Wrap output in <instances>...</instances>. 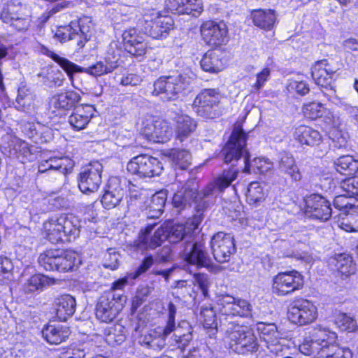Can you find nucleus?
I'll list each match as a JSON object with an SVG mask.
<instances>
[{
  "label": "nucleus",
  "mask_w": 358,
  "mask_h": 358,
  "mask_svg": "<svg viewBox=\"0 0 358 358\" xmlns=\"http://www.w3.org/2000/svg\"><path fill=\"white\" fill-rule=\"evenodd\" d=\"M43 338L50 344L58 345L65 341L71 331L68 327L62 324H48L42 331Z\"/></svg>",
  "instance_id": "nucleus-36"
},
{
  "label": "nucleus",
  "mask_w": 358,
  "mask_h": 358,
  "mask_svg": "<svg viewBox=\"0 0 358 358\" xmlns=\"http://www.w3.org/2000/svg\"><path fill=\"white\" fill-rule=\"evenodd\" d=\"M254 24L266 31L273 29L278 23V15L275 10L272 9L254 10L251 13Z\"/></svg>",
  "instance_id": "nucleus-35"
},
{
  "label": "nucleus",
  "mask_w": 358,
  "mask_h": 358,
  "mask_svg": "<svg viewBox=\"0 0 358 358\" xmlns=\"http://www.w3.org/2000/svg\"><path fill=\"white\" fill-rule=\"evenodd\" d=\"M230 348L239 354L257 350L258 344L252 330L247 327L233 324L227 331Z\"/></svg>",
  "instance_id": "nucleus-12"
},
{
  "label": "nucleus",
  "mask_w": 358,
  "mask_h": 358,
  "mask_svg": "<svg viewBox=\"0 0 358 358\" xmlns=\"http://www.w3.org/2000/svg\"><path fill=\"white\" fill-rule=\"evenodd\" d=\"M102 164L98 161L91 162L83 168L78 179V187L85 194H90L98 190L101 183Z\"/></svg>",
  "instance_id": "nucleus-20"
},
{
  "label": "nucleus",
  "mask_w": 358,
  "mask_h": 358,
  "mask_svg": "<svg viewBox=\"0 0 358 358\" xmlns=\"http://www.w3.org/2000/svg\"><path fill=\"white\" fill-rule=\"evenodd\" d=\"M334 165L338 172L348 171L349 174L358 171V160L351 155H343L334 162Z\"/></svg>",
  "instance_id": "nucleus-53"
},
{
  "label": "nucleus",
  "mask_w": 358,
  "mask_h": 358,
  "mask_svg": "<svg viewBox=\"0 0 358 358\" xmlns=\"http://www.w3.org/2000/svg\"><path fill=\"white\" fill-rule=\"evenodd\" d=\"M256 330L259 336L260 341L273 354L279 355L286 347L285 339L273 323L258 322Z\"/></svg>",
  "instance_id": "nucleus-19"
},
{
  "label": "nucleus",
  "mask_w": 358,
  "mask_h": 358,
  "mask_svg": "<svg viewBox=\"0 0 358 358\" xmlns=\"http://www.w3.org/2000/svg\"><path fill=\"white\" fill-rule=\"evenodd\" d=\"M22 14V6L21 2L17 0H10L3 8L1 18L6 23H11V25L17 29L20 30L21 27L17 24L20 23Z\"/></svg>",
  "instance_id": "nucleus-38"
},
{
  "label": "nucleus",
  "mask_w": 358,
  "mask_h": 358,
  "mask_svg": "<svg viewBox=\"0 0 358 358\" xmlns=\"http://www.w3.org/2000/svg\"><path fill=\"white\" fill-rule=\"evenodd\" d=\"M215 308L221 315L226 317H249L252 313V306L248 301L229 294L217 296Z\"/></svg>",
  "instance_id": "nucleus-18"
},
{
  "label": "nucleus",
  "mask_w": 358,
  "mask_h": 358,
  "mask_svg": "<svg viewBox=\"0 0 358 358\" xmlns=\"http://www.w3.org/2000/svg\"><path fill=\"white\" fill-rule=\"evenodd\" d=\"M176 306L170 302L168 304L167 320L165 327L167 332L173 333L171 337L172 345L180 349H184L192 339L191 328L188 322L182 321L176 327L175 318L176 314Z\"/></svg>",
  "instance_id": "nucleus-15"
},
{
  "label": "nucleus",
  "mask_w": 358,
  "mask_h": 358,
  "mask_svg": "<svg viewBox=\"0 0 358 358\" xmlns=\"http://www.w3.org/2000/svg\"><path fill=\"white\" fill-rule=\"evenodd\" d=\"M124 190L120 186V179L116 177L110 178L104 194L101 197V203L105 208H115L122 199Z\"/></svg>",
  "instance_id": "nucleus-33"
},
{
  "label": "nucleus",
  "mask_w": 358,
  "mask_h": 358,
  "mask_svg": "<svg viewBox=\"0 0 358 358\" xmlns=\"http://www.w3.org/2000/svg\"><path fill=\"white\" fill-rule=\"evenodd\" d=\"M325 332H327V327L322 325L315 327L313 331L306 336L299 345L300 352L304 355L317 358Z\"/></svg>",
  "instance_id": "nucleus-30"
},
{
  "label": "nucleus",
  "mask_w": 358,
  "mask_h": 358,
  "mask_svg": "<svg viewBox=\"0 0 358 358\" xmlns=\"http://www.w3.org/2000/svg\"><path fill=\"white\" fill-rule=\"evenodd\" d=\"M338 226L348 232L358 231V212L355 206H350V210L340 217Z\"/></svg>",
  "instance_id": "nucleus-49"
},
{
  "label": "nucleus",
  "mask_w": 358,
  "mask_h": 358,
  "mask_svg": "<svg viewBox=\"0 0 358 358\" xmlns=\"http://www.w3.org/2000/svg\"><path fill=\"white\" fill-rule=\"evenodd\" d=\"M9 141L3 148L11 158L19 159L22 156V141L15 136H9Z\"/></svg>",
  "instance_id": "nucleus-57"
},
{
  "label": "nucleus",
  "mask_w": 358,
  "mask_h": 358,
  "mask_svg": "<svg viewBox=\"0 0 358 358\" xmlns=\"http://www.w3.org/2000/svg\"><path fill=\"white\" fill-rule=\"evenodd\" d=\"M247 135L239 126L235 127L231 132L228 142L222 150V155L225 163L238 161L244 157L245 173L266 174L271 173L273 163L268 158L257 157L252 161L249 159V153L246 147Z\"/></svg>",
  "instance_id": "nucleus-3"
},
{
  "label": "nucleus",
  "mask_w": 358,
  "mask_h": 358,
  "mask_svg": "<svg viewBox=\"0 0 358 358\" xmlns=\"http://www.w3.org/2000/svg\"><path fill=\"white\" fill-rule=\"evenodd\" d=\"M202 220L201 215H195L185 224H173V222L168 221L156 229L153 234L152 232L155 225H148L139 234L137 247L142 250L155 248L165 240L173 243L185 240L180 252L182 258L197 267H209L211 260L206 250L204 243L201 241H194L192 238V234L198 229Z\"/></svg>",
  "instance_id": "nucleus-1"
},
{
  "label": "nucleus",
  "mask_w": 358,
  "mask_h": 358,
  "mask_svg": "<svg viewBox=\"0 0 358 358\" xmlns=\"http://www.w3.org/2000/svg\"><path fill=\"white\" fill-rule=\"evenodd\" d=\"M331 263L334 264L338 271L343 275L348 276L355 272V265L351 257L339 254L332 258Z\"/></svg>",
  "instance_id": "nucleus-48"
},
{
  "label": "nucleus",
  "mask_w": 358,
  "mask_h": 358,
  "mask_svg": "<svg viewBox=\"0 0 358 358\" xmlns=\"http://www.w3.org/2000/svg\"><path fill=\"white\" fill-rule=\"evenodd\" d=\"M176 124L177 138L182 142L196 128V123L189 116L184 114H178L175 117Z\"/></svg>",
  "instance_id": "nucleus-44"
},
{
  "label": "nucleus",
  "mask_w": 358,
  "mask_h": 358,
  "mask_svg": "<svg viewBox=\"0 0 358 358\" xmlns=\"http://www.w3.org/2000/svg\"><path fill=\"white\" fill-rule=\"evenodd\" d=\"M167 189H162L152 195L149 205L150 211L153 212V214L150 215L151 217H159L163 213L167 199Z\"/></svg>",
  "instance_id": "nucleus-52"
},
{
  "label": "nucleus",
  "mask_w": 358,
  "mask_h": 358,
  "mask_svg": "<svg viewBox=\"0 0 358 358\" xmlns=\"http://www.w3.org/2000/svg\"><path fill=\"white\" fill-rule=\"evenodd\" d=\"M87 355L83 346L80 345L66 351L60 358H85Z\"/></svg>",
  "instance_id": "nucleus-64"
},
{
  "label": "nucleus",
  "mask_w": 358,
  "mask_h": 358,
  "mask_svg": "<svg viewBox=\"0 0 358 358\" xmlns=\"http://www.w3.org/2000/svg\"><path fill=\"white\" fill-rule=\"evenodd\" d=\"M335 322L341 331L355 332L358 329L357 321L345 313L338 314Z\"/></svg>",
  "instance_id": "nucleus-56"
},
{
  "label": "nucleus",
  "mask_w": 358,
  "mask_h": 358,
  "mask_svg": "<svg viewBox=\"0 0 358 358\" xmlns=\"http://www.w3.org/2000/svg\"><path fill=\"white\" fill-rule=\"evenodd\" d=\"M142 20L145 22L143 25L145 34L155 39L166 38L174 25L171 16L162 15L155 8L145 10L142 14Z\"/></svg>",
  "instance_id": "nucleus-10"
},
{
  "label": "nucleus",
  "mask_w": 358,
  "mask_h": 358,
  "mask_svg": "<svg viewBox=\"0 0 358 358\" xmlns=\"http://www.w3.org/2000/svg\"><path fill=\"white\" fill-rule=\"evenodd\" d=\"M292 241H281L279 245L282 250V253L284 257H294L296 259H301L306 263L310 264L313 262V257L311 255L307 252H299L295 251L294 248L295 243L291 244Z\"/></svg>",
  "instance_id": "nucleus-50"
},
{
  "label": "nucleus",
  "mask_w": 358,
  "mask_h": 358,
  "mask_svg": "<svg viewBox=\"0 0 358 358\" xmlns=\"http://www.w3.org/2000/svg\"><path fill=\"white\" fill-rule=\"evenodd\" d=\"M222 96L216 89H205L195 98L193 108L198 115L206 119H214L220 115L219 104Z\"/></svg>",
  "instance_id": "nucleus-14"
},
{
  "label": "nucleus",
  "mask_w": 358,
  "mask_h": 358,
  "mask_svg": "<svg viewBox=\"0 0 358 358\" xmlns=\"http://www.w3.org/2000/svg\"><path fill=\"white\" fill-rule=\"evenodd\" d=\"M347 197H349L346 193L343 195H338L335 197L334 201V206L336 208L341 210L339 217H341L350 210V206H352L348 202Z\"/></svg>",
  "instance_id": "nucleus-63"
},
{
  "label": "nucleus",
  "mask_w": 358,
  "mask_h": 358,
  "mask_svg": "<svg viewBox=\"0 0 358 358\" xmlns=\"http://www.w3.org/2000/svg\"><path fill=\"white\" fill-rule=\"evenodd\" d=\"M317 317V306L313 301L303 298L294 301L288 310L289 320L299 326L313 323Z\"/></svg>",
  "instance_id": "nucleus-16"
},
{
  "label": "nucleus",
  "mask_w": 358,
  "mask_h": 358,
  "mask_svg": "<svg viewBox=\"0 0 358 358\" xmlns=\"http://www.w3.org/2000/svg\"><path fill=\"white\" fill-rule=\"evenodd\" d=\"M127 169L129 173L140 178H152L160 175L163 166L157 158L141 155L133 157L128 162Z\"/></svg>",
  "instance_id": "nucleus-17"
},
{
  "label": "nucleus",
  "mask_w": 358,
  "mask_h": 358,
  "mask_svg": "<svg viewBox=\"0 0 358 358\" xmlns=\"http://www.w3.org/2000/svg\"><path fill=\"white\" fill-rule=\"evenodd\" d=\"M13 270V264L10 259L6 257H0V281L10 279Z\"/></svg>",
  "instance_id": "nucleus-61"
},
{
  "label": "nucleus",
  "mask_w": 358,
  "mask_h": 358,
  "mask_svg": "<svg viewBox=\"0 0 358 358\" xmlns=\"http://www.w3.org/2000/svg\"><path fill=\"white\" fill-rule=\"evenodd\" d=\"M340 119L338 117L331 115L326 117L327 129L330 139L334 143V146L337 148H345L348 144L349 134L347 131L339 129Z\"/></svg>",
  "instance_id": "nucleus-34"
},
{
  "label": "nucleus",
  "mask_w": 358,
  "mask_h": 358,
  "mask_svg": "<svg viewBox=\"0 0 358 358\" xmlns=\"http://www.w3.org/2000/svg\"><path fill=\"white\" fill-rule=\"evenodd\" d=\"M337 334L327 327L317 358H352L353 353L348 348L336 344Z\"/></svg>",
  "instance_id": "nucleus-23"
},
{
  "label": "nucleus",
  "mask_w": 358,
  "mask_h": 358,
  "mask_svg": "<svg viewBox=\"0 0 358 358\" xmlns=\"http://www.w3.org/2000/svg\"><path fill=\"white\" fill-rule=\"evenodd\" d=\"M306 213L321 220H327L332 213L330 203L320 194H314L305 200Z\"/></svg>",
  "instance_id": "nucleus-26"
},
{
  "label": "nucleus",
  "mask_w": 358,
  "mask_h": 358,
  "mask_svg": "<svg viewBox=\"0 0 358 358\" xmlns=\"http://www.w3.org/2000/svg\"><path fill=\"white\" fill-rule=\"evenodd\" d=\"M103 335L106 342L110 345H120L125 339L123 327L120 324L107 327L103 330Z\"/></svg>",
  "instance_id": "nucleus-51"
},
{
  "label": "nucleus",
  "mask_w": 358,
  "mask_h": 358,
  "mask_svg": "<svg viewBox=\"0 0 358 358\" xmlns=\"http://www.w3.org/2000/svg\"><path fill=\"white\" fill-rule=\"evenodd\" d=\"M110 55V52H108ZM47 55L52 60L57 62L60 67L66 73L72 86L76 89H79L78 86L76 84V78L74 75L76 73H85L93 77H100L108 73H112L116 69L120 64V52L114 53L112 57L108 55L103 60L96 62L95 64L85 68L81 67L65 57H62L52 51H48Z\"/></svg>",
  "instance_id": "nucleus-4"
},
{
  "label": "nucleus",
  "mask_w": 358,
  "mask_h": 358,
  "mask_svg": "<svg viewBox=\"0 0 358 358\" xmlns=\"http://www.w3.org/2000/svg\"><path fill=\"white\" fill-rule=\"evenodd\" d=\"M238 173V170L234 167L224 170L199 192H197L199 185L195 180H189L184 185L173 183L169 187L171 190H176L173 196V205L182 209L194 203L198 212L203 210L215 202L218 195L236 179Z\"/></svg>",
  "instance_id": "nucleus-2"
},
{
  "label": "nucleus",
  "mask_w": 358,
  "mask_h": 358,
  "mask_svg": "<svg viewBox=\"0 0 358 358\" xmlns=\"http://www.w3.org/2000/svg\"><path fill=\"white\" fill-rule=\"evenodd\" d=\"M268 194L266 185L259 182L249 184L245 194L247 202L250 205L257 206L263 202Z\"/></svg>",
  "instance_id": "nucleus-42"
},
{
  "label": "nucleus",
  "mask_w": 358,
  "mask_h": 358,
  "mask_svg": "<svg viewBox=\"0 0 358 358\" xmlns=\"http://www.w3.org/2000/svg\"><path fill=\"white\" fill-rule=\"evenodd\" d=\"M201 67L204 71L218 73L225 67V63L221 55L214 51H208L202 57Z\"/></svg>",
  "instance_id": "nucleus-41"
},
{
  "label": "nucleus",
  "mask_w": 358,
  "mask_h": 358,
  "mask_svg": "<svg viewBox=\"0 0 358 358\" xmlns=\"http://www.w3.org/2000/svg\"><path fill=\"white\" fill-rule=\"evenodd\" d=\"M42 78L43 83L50 88H56L63 85L65 80L64 76L59 70L52 68L43 69L38 74Z\"/></svg>",
  "instance_id": "nucleus-45"
},
{
  "label": "nucleus",
  "mask_w": 358,
  "mask_h": 358,
  "mask_svg": "<svg viewBox=\"0 0 358 358\" xmlns=\"http://www.w3.org/2000/svg\"><path fill=\"white\" fill-rule=\"evenodd\" d=\"M183 14L199 16L203 10L202 0H185Z\"/></svg>",
  "instance_id": "nucleus-58"
},
{
  "label": "nucleus",
  "mask_w": 358,
  "mask_h": 358,
  "mask_svg": "<svg viewBox=\"0 0 358 358\" xmlns=\"http://www.w3.org/2000/svg\"><path fill=\"white\" fill-rule=\"evenodd\" d=\"M81 99L80 95L73 90L61 92L54 94L50 99L49 105L54 113L59 115L73 108Z\"/></svg>",
  "instance_id": "nucleus-31"
},
{
  "label": "nucleus",
  "mask_w": 358,
  "mask_h": 358,
  "mask_svg": "<svg viewBox=\"0 0 358 358\" xmlns=\"http://www.w3.org/2000/svg\"><path fill=\"white\" fill-rule=\"evenodd\" d=\"M278 168L280 171L289 176L292 180L299 181L301 179V173L295 160L289 153L285 152L280 155Z\"/></svg>",
  "instance_id": "nucleus-43"
},
{
  "label": "nucleus",
  "mask_w": 358,
  "mask_h": 358,
  "mask_svg": "<svg viewBox=\"0 0 358 358\" xmlns=\"http://www.w3.org/2000/svg\"><path fill=\"white\" fill-rule=\"evenodd\" d=\"M80 221L72 214H62L43 223V234L52 243L71 241L80 234Z\"/></svg>",
  "instance_id": "nucleus-5"
},
{
  "label": "nucleus",
  "mask_w": 358,
  "mask_h": 358,
  "mask_svg": "<svg viewBox=\"0 0 358 358\" xmlns=\"http://www.w3.org/2000/svg\"><path fill=\"white\" fill-rule=\"evenodd\" d=\"M192 78L186 75L161 76L154 83L152 94L164 101L176 100L188 90Z\"/></svg>",
  "instance_id": "nucleus-8"
},
{
  "label": "nucleus",
  "mask_w": 358,
  "mask_h": 358,
  "mask_svg": "<svg viewBox=\"0 0 358 358\" xmlns=\"http://www.w3.org/2000/svg\"><path fill=\"white\" fill-rule=\"evenodd\" d=\"M336 68L331 65L327 59L317 61L312 67V77L315 83L324 88H330L335 92L333 87V76Z\"/></svg>",
  "instance_id": "nucleus-29"
},
{
  "label": "nucleus",
  "mask_w": 358,
  "mask_h": 358,
  "mask_svg": "<svg viewBox=\"0 0 358 358\" xmlns=\"http://www.w3.org/2000/svg\"><path fill=\"white\" fill-rule=\"evenodd\" d=\"M126 296L113 291L103 294L96 306V317L102 322H112L122 310Z\"/></svg>",
  "instance_id": "nucleus-13"
},
{
  "label": "nucleus",
  "mask_w": 358,
  "mask_h": 358,
  "mask_svg": "<svg viewBox=\"0 0 358 358\" xmlns=\"http://www.w3.org/2000/svg\"><path fill=\"white\" fill-rule=\"evenodd\" d=\"M287 90L289 93L304 96L309 92L310 87L305 80L298 76L288 80Z\"/></svg>",
  "instance_id": "nucleus-54"
},
{
  "label": "nucleus",
  "mask_w": 358,
  "mask_h": 358,
  "mask_svg": "<svg viewBox=\"0 0 358 358\" xmlns=\"http://www.w3.org/2000/svg\"><path fill=\"white\" fill-rule=\"evenodd\" d=\"M76 299L69 294L59 296L56 301V315L61 321H66L75 313Z\"/></svg>",
  "instance_id": "nucleus-39"
},
{
  "label": "nucleus",
  "mask_w": 358,
  "mask_h": 358,
  "mask_svg": "<svg viewBox=\"0 0 358 358\" xmlns=\"http://www.w3.org/2000/svg\"><path fill=\"white\" fill-rule=\"evenodd\" d=\"M210 246L215 259L220 263L229 261L236 252L234 236L231 234L218 232L211 238Z\"/></svg>",
  "instance_id": "nucleus-22"
},
{
  "label": "nucleus",
  "mask_w": 358,
  "mask_h": 358,
  "mask_svg": "<svg viewBox=\"0 0 358 358\" xmlns=\"http://www.w3.org/2000/svg\"><path fill=\"white\" fill-rule=\"evenodd\" d=\"M302 110L306 117L311 120L322 118L325 124L326 117L329 115V113L334 115L332 112L324 108L321 103L315 101L305 103Z\"/></svg>",
  "instance_id": "nucleus-47"
},
{
  "label": "nucleus",
  "mask_w": 358,
  "mask_h": 358,
  "mask_svg": "<svg viewBox=\"0 0 358 358\" xmlns=\"http://www.w3.org/2000/svg\"><path fill=\"white\" fill-rule=\"evenodd\" d=\"M203 40L209 45L218 47L228 41V28L223 21L204 22L200 28Z\"/></svg>",
  "instance_id": "nucleus-21"
},
{
  "label": "nucleus",
  "mask_w": 358,
  "mask_h": 358,
  "mask_svg": "<svg viewBox=\"0 0 358 358\" xmlns=\"http://www.w3.org/2000/svg\"><path fill=\"white\" fill-rule=\"evenodd\" d=\"M199 320L203 324V327L208 330V336L213 338L217 331V323L215 310L211 305L201 306Z\"/></svg>",
  "instance_id": "nucleus-40"
},
{
  "label": "nucleus",
  "mask_w": 358,
  "mask_h": 358,
  "mask_svg": "<svg viewBox=\"0 0 358 358\" xmlns=\"http://www.w3.org/2000/svg\"><path fill=\"white\" fill-rule=\"evenodd\" d=\"M271 71L268 67L264 68L260 72L257 73L256 75V81L252 85V92H257L261 88H262L266 82L268 80Z\"/></svg>",
  "instance_id": "nucleus-62"
},
{
  "label": "nucleus",
  "mask_w": 358,
  "mask_h": 358,
  "mask_svg": "<svg viewBox=\"0 0 358 358\" xmlns=\"http://www.w3.org/2000/svg\"><path fill=\"white\" fill-rule=\"evenodd\" d=\"M74 165V162L68 157H58L51 155L43 157L41 159L38 164V172L45 173L53 171L66 175L72 171Z\"/></svg>",
  "instance_id": "nucleus-27"
},
{
  "label": "nucleus",
  "mask_w": 358,
  "mask_h": 358,
  "mask_svg": "<svg viewBox=\"0 0 358 358\" xmlns=\"http://www.w3.org/2000/svg\"><path fill=\"white\" fill-rule=\"evenodd\" d=\"M164 155L172 161L176 168L185 170L191 164L192 155L187 150L171 149L166 150Z\"/></svg>",
  "instance_id": "nucleus-46"
},
{
  "label": "nucleus",
  "mask_w": 358,
  "mask_h": 358,
  "mask_svg": "<svg viewBox=\"0 0 358 358\" xmlns=\"http://www.w3.org/2000/svg\"><path fill=\"white\" fill-rule=\"evenodd\" d=\"M120 255L115 250L110 248L104 255L103 266L111 270H115L119 266Z\"/></svg>",
  "instance_id": "nucleus-59"
},
{
  "label": "nucleus",
  "mask_w": 358,
  "mask_h": 358,
  "mask_svg": "<svg viewBox=\"0 0 358 358\" xmlns=\"http://www.w3.org/2000/svg\"><path fill=\"white\" fill-rule=\"evenodd\" d=\"M94 24L90 17H83L71 21L68 25L55 26L52 29L53 37L60 43L76 40V50L79 51L91 38Z\"/></svg>",
  "instance_id": "nucleus-6"
},
{
  "label": "nucleus",
  "mask_w": 358,
  "mask_h": 358,
  "mask_svg": "<svg viewBox=\"0 0 358 358\" xmlns=\"http://www.w3.org/2000/svg\"><path fill=\"white\" fill-rule=\"evenodd\" d=\"M170 334L163 327L159 326L141 331L136 340L142 348L157 352L164 348L166 338Z\"/></svg>",
  "instance_id": "nucleus-25"
},
{
  "label": "nucleus",
  "mask_w": 358,
  "mask_h": 358,
  "mask_svg": "<svg viewBox=\"0 0 358 358\" xmlns=\"http://www.w3.org/2000/svg\"><path fill=\"white\" fill-rule=\"evenodd\" d=\"M304 287V278L296 270L279 272L271 281V292L280 297L292 295L301 290Z\"/></svg>",
  "instance_id": "nucleus-11"
},
{
  "label": "nucleus",
  "mask_w": 358,
  "mask_h": 358,
  "mask_svg": "<svg viewBox=\"0 0 358 358\" xmlns=\"http://www.w3.org/2000/svg\"><path fill=\"white\" fill-rule=\"evenodd\" d=\"M341 187L349 197L358 195V176L345 179Z\"/></svg>",
  "instance_id": "nucleus-60"
},
{
  "label": "nucleus",
  "mask_w": 358,
  "mask_h": 358,
  "mask_svg": "<svg viewBox=\"0 0 358 358\" xmlns=\"http://www.w3.org/2000/svg\"><path fill=\"white\" fill-rule=\"evenodd\" d=\"M39 101L36 99L34 94L27 90L24 92V113L30 117L27 122H24V136L35 143H41L46 141L43 136V133L48 130V128L36 121V115Z\"/></svg>",
  "instance_id": "nucleus-9"
},
{
  "label": "nucleus",
  "mask_w": 358,
  "mask_h": 358,
  "mask_svg": "<svg viewBox=\"0 0 358 358\" xmlns=\"http://www.w3.org/2000/svg\"><path fill=\"white\" fill-rule=\"evenodd\" d=\"M96 110L93 105L81 104L75 108L69 117V123L76 131L86 128L91 119L94 116Z\"/></svg>",
  "instance_id": "nucleus-32"
},
{
  "label": "nucleus",
  "mask_w": 358,
  "mask_h": 358,
  "mask_svg": "<svg viewBox=\"0 0 358 358\" xmlns=\"http://www.w3.org/2000/svg\"><path fill=\"white\" fill-rule=\"evenodd\" d=\"M142 134L150 142L164 143L171 139L173 129L164 120H147L142 128Z\"/></svg>",
  "instance_id": "nucleus-24"
},
{
  "label": "nucleus",
  "mask_w": 358,
  "mask_h": 358,
  "mask_svg": "<svg viewBox=\"0 0 358 358\" xmlns=\"http://www.w3.org/2000/svg\"><path fill=\"white\" fill-rule=\"evenodd\" d=\"M125 49L132 55L142 56L145 54L148 44L144 34L135 28H129L122 34Z\"/></svg>",
  "instance_id": "nucleus-28"
},
{
  "label": "nucleus",
  "mask_w": 358,
  "mask_h": 358,
  "mask_svg": "<svg viewBox=\"0 0 358 358\" xmlns=\"http://www.w3.org/2000/svg\"><path fill=\"white\" fill-rule=\"evenodd\" d=\"M294 137L301 145L308 146L318 145L322 141V136L317 130L304 125L296 129Z\"/></svg>",
  "instance_id": "nucleus-37"
},
{
  "label": "nucleus",
  "mask_w": 358,
  "mask_h": 358,
  "mask_svg": "<svg viewBox=\"0 0 358 358\" xmlns=\"http://www.w3.org/2000/svg\"><path fill=\"white\" fill-rule=\"evenodd\" d=\"M38 263L46 271L69 272L73 271L80 266L81 257L73 250H50L40 255Z\"/></svg>",
  "instance_id": "nucleus-7"
},
{
  "label": "nucleus",
  "mask_w": 358,
  "mask_h": 358,
  "mask_svg": "<svg viewBox=\"0 0 358 358\" xmlns=\"http://www.w3.org/2000/svg\"><path fill=\"white\" fill-rule=\"evenodd\" d=\"M54 280L42 274H35L27 281V289L29 292L42 289L44 287L52 285Z\"/></svg>",
  "instance_id": "nucleus-55"
}]
</instances>
